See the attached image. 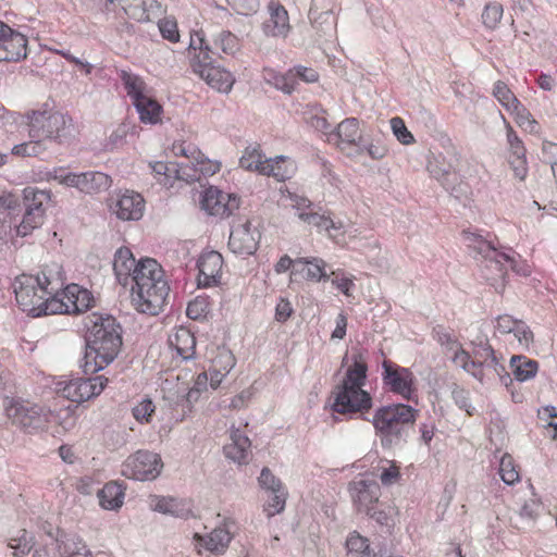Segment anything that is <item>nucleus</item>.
Masks as SVG:
<instances>
[{"instance_id": "37998d69", "label": "nucleus", "mask_w": 557, "mask_h": 557, "mask_svg": "<svg viewBox=\"0 0 557 557\" xmlns=\"http://www.w3.org/2000/svg\"><path fill=\"white\" fill-rule=\"evenodd\" d=\"M347 557H371L369 541L358 533H352L346 541Z\"/></svg>"}, {"instance_id": "0eeeda50", "label": "nucleus", "mask_w": 557, "mask_h": 557, "mask_svg": "<svg viewBox=\"0 0 557 557\" xmlns=\"http://www.w3.org/2000/svg\"><path fill=\"white\" fill-rule=\"evenodd\" d=\"M2 406L7 417L13 424L27 433L45 430L49 423L51 411L39 404L21 397L4 396Z\"/></svg>"}, {"instance_id": "9d476101", "label": "nucleus", "mask_w": 557, "mask_h": 557, "mask_svg": "<svg viewBox=\"0 0 557 557\" xmlns=\"http://www.w3.org/2000/svg\"><path fill=\"white\" fill-rule=\"evenodd\" d=\"M163 467L161 457L149 450H137L127 457L122 466V474L136 481H152Z\"/></svg>"}, {"instance_id": "39448f33", "label": "nucleus", "mask_w": 557, "mask_h": 557, "mask_svg": "<svg viewBox=\"0 0 557 557\" xmlns=\"http://www.w3.org/2000/svg\"><path fill=\"white\" fill-rule=\"evenodd\" d=\"M463 238L469 249L482 257L480 264L482 276L497 293H502L505 288V277L508 267L518 274H529L527 265L520 267L513 255L498 251L493 243L485 239L482 235L472 232H463Z\"/></svg>"}, {"instance_id": "423d86ee", "label": "nucleus", "mask_w": 557, "mask_h": 557, "mask_svg": "<svg viewBox=\"0 0 557 557\" xmlns=\"http://www.w3.org/2000/svg\"><path fill=\"white\" fill-rule=\"evenodd\" d=\"M30 138L53 139L63 143L73 134L72 117L55 111L47 103L40 109L28 111L25 114Z\"/></svg>"}, {"instance_id": "a19ab883", "label": "nucleus", "mask_w": 557, "mask_h": 557, "mask_svg": "<svg viewBox=\"0 0 557 557\" xmlns=\"http://www.w3.org/2000/svg\"><path fill=\"white\" fill-rule=\"evenodd\" d=\"M50 200V194L36 187H26L23 190V208L24 210L44 211V203Z\"/></svg>"}, {"instance_id": "f704fd0d", "label": "nucleus", "mask_w": 557, "mask_h": 557, "mask_svg": "<svg viewBox=\"0 0 557 557\" xmlns=\"http://www.w3.org/2000/svg\"><path fill=\"white\" fill-rule=\"evenodd\" d=\"M63 294L73 304V310L75 312H84L92 306L94 297L91 293L81 288L76 284L64 285L60 296Z\"/></svg>"}, {"instance_id": "4be33fe9", "label": "nucleus", "mask_w": 557, "mask_h": 557, "mask_svg": "<svg viewBox=\"0 0 557 557\" xmlns=\"http://www.w3.org/2000/svg\"><path fill=\"white\" fill-rule=\"evenodd\" d=\"M231 443L223 450L225 457L238 465H247L251 458V442L239 429L232 426L230 430Z\"/></svg>"}, {"instance_id": "58836bf2", "label": "nucleus", "mask_w": 557, "mask_h": 557, "mask_svg": "<svg viewBox=\"0 0 557 557\" xmlns=\"http://www.w3.org/2000/svg\"><path fill=\"white\" fill-rule=\"evenodd\" d=\"M133 104L143 123L156 124L160 121L162 107L157 100L147 96Z\"/></svg>"}, {"instance_id": "338daca9", "label": "nucleus", "mask_w": 557, "mask_h": 557, "mask_svg": "<svg viewBox=\"0 0 557 557\" xmlns=\"http://www.w3.org/2000/svg\"><path fill=\"white\" fill-rule=\"evenodd\" d=\"M289 71L293 73L296 83L297 78L301 79L305 83H315L319 79L318 72L312 67L297 65L290 69Z\"/></svg>"}, {"instance_id": "a878e982", "label": "nucleus", "mask_w": 557, "mask_h": 557, "mask_svg": "<svg viewBox=\"0 0 557 557\" xmlns=\"http://www.w3.org/2000/svg\"><path fill=\"white\" fill-rule=\"evenodd\" d=\"M99 505L106 510H115L124 503L125 485L116 481L108 482L97 490Z\"/></svg>"}, {"instance_id": "5701e85b", "label": "nucleus", "mask_w": 557, "mask_h": 557, "mask_svg": "<svg viewBox=\"0 0 557 557\" xmlns=\"http://www.w3.org/2000/svg\"><path fill=\"white\" fill-rule=\"evenodd\" d=\"M289 30L288 13L280 3L269 4V17L262 23V32L265 36L285 37Z\"/></svg>"}, {"instance_id": "13d9d810", "label": "nucleus", "mask_w": 557, "mask_h": 557, "mask_svg": "<svg viewBox=\"0 0 557 557\" xmlns=\"http://www.w3.org/2000/svg\"><path fill=\"white\" fill-rule=\"evenodd\" d=\"M258 482L260 487L268 492H277V488L284 487L281 480L267 467L261 470Z\"/></svg>"}, {"instance_id": "7c9ffc66", "label": "nucleus", "mask_w": 557, "mask_h": 557, "mask_svg": "<svg viewBox=\"0 0 557 557\" xmlns=\"http://www.w3.org/2000/svg\"><path fill=\"white\" fill-rule=\"evenodd\" d=\"M481 372L482 382L484 381L485 377L488 380L498 377L500 383L512 394V398L515 399V401H517L516 396L511 391L512 377L506 371L505 366L500 362L497 356L492 357L491 359L482 363Z\"/></svg>"}, {"instance_id": "774afa93", "label": "nucleus", "mask_w": 557, "mask_h": 557, "mask_svg": "<svg viewBox=\"0 0 557 557\" xmlns=\"http://www.w3.org/2000/svg\"><path fill=\"white\" fill-rule=\"evenodd\" d=\"M400 479L399 467L392 461L391 465L386 468H382L380 480L383 485L389 486L395 484Z\"/></svg>"}, {"instance_id": "a18cd8bd", "label": "nucleus", "mask_w": 557, "mask_h": 557, "mask_svg": "<svg viewBox=\"0 0 557 557\" xmlns=\"http://www.w3.org/2000/svg\"><path fill=\"white\" fill-rule=\"evenodd\" d=\"M295 264H307V277L315 281H326L329 275L325 271V262L320 258H312L311 260L306 258H299L295 260Z\"/></svg>"}, {"instance_id": "a211bd4d", "label": "nucleus", "mask_w": 557, "mask_h": 557, "mask_svg": "<svg viewBox=\"0 0 557 557\" xmlns=\"http://www.w3.org/2000/svg\"><path fill=\"white\" fill-rule=\"evenodd\" d=\"M201 208L211 215L227 218L239 208V198L211 186L205 190Z\"/></svg>"}, {"instance_id": "6e6552de", "label": "nucleus", "mask_w": 557, "mask_h": 557, "mask_svg": "<svg viewBox=\"0 0 557 557\" xmlns=\"http://www.w3.org/2000/svg\"><path fill=\"white\" fill-rule=\"evenodd\" d=\"M50 180L66 187H73L81 193L92 195L107 190L112 183L109 175L99 171L74 173L66 168H55L48 173Z\"/></svg>"}, {"instance_id": "ddd939ff", "label": "nucleus", "mask_w": 557, "mask_h": 557, "mask_svg": "<svg viewBox=\"0 0 557 557\" xmlns=\"http://www.w3.org/2000/svg\"><path fill=\"white\" fill-rule=\"evenodd\" d=\"M260 232L257 227H252L248 219H238L231 228L228 238L230 250L238 256L253 255L260 242Z\"/></svg>"}, {"instance_id": "20e7f679", "label": "nucleus", "mask_w": 557, "mask_h": 557, "mask_svg": "<svg viewBox=\"0 0 557 557\" xmlns=\"http://www.w3.org/2000/svg\"><path fill=\"white\" fill-rule=\"evenodd\" d=\"M418 416V409L398 403L379 407L369 421L374 428L381 446L391 449L408 442Z\"/></svg>"}, {"instance_id": "f3484780", "label": "nucleus", "mask_w": 557, "mask_h": 557, "mask_svg": "<svg viewBox=\"0 0 557 557\" xmlns=\"http://www.w3.org/2000/svg\"><path fill=\"white\" fill-rule=\"evenodd\" d=\"M495 356L496 352L493 347L485 342L476 345L472 355L460 347L455 352L453 361L474 379L482 382V363Z\"/></svg>"}, {"instance_id": "c9c22d12", "label": "nucleus", "mask_w": 557, "mask_h": 557, "mask_svg": "<svg viewBox=\"0 0 557 557\" xmlns=\"http://www.w3.org/2000/svg\"><path fill=\"white\" fill-rule=\"evenodd\" d=\"M172 180H180L185 182L198 181L197 170L190 168L188 164L169 162L166 163V173L160 183L164 186H172Z\"/></svg>"}, {"instance_id": "473e14b6", "label": "nucleus", "mask_w": 557, "mask_h": 557, "mask_svg": "<svg viewBox=\"0 0 557 557\" xmlns=\"http://www.w3.org/2000/svg\"><path fill=\"white\" fill-rule=\"evenodd\" d=\"M54 557H91L87 545L77 536L57 541Z\"/></svg>"}, {"instance_id": "2f4dec72", "label": "nucleus", "mask_w": 557, "mask_h": 557, "mask_svg": "<svg viewBox=\"0 0 557 557\" xmlns=\"http://www.w3.org/2000/svg\"><path fill=\"white\" fill-rule=\"evenodd\" d=\"M511 373L515 380L525 382L533 379L539 370V363L522 355H513L510 358Z\"/></svg>"}, {"instance_id": "1a4fd4ad", "label": "nucleus", "mask_w": 557, "mask_h": 557, "mask_svg": "<svg viewBox=\"0 0 557 557\" xmlns=\"http://www.w3.org/2000/svg\"><path fill=\"white\" fill-rule=\"evenodd\" d=\"M332 409L341 414H364L373 405L372 396L362 386L338 384L335 386Z\"/></svg>"}, {"instance_id": "6ab92c4d", "label": "nucleus", "mask_w": 557, "mask_h": 557, "mask_svg": "<svg viewBox=\"0 0 557 557\" xmlns=\"http://www.w3.org/2000/svg\"><path fill=\"white\" fill-rule=\"evenodd\" d=\"M352 505L357 512H369L370 508L380 503L381 487L374 480L352 481L348 485Z\"/></svg>"}, {"instance_id": "aec40b11", "label": "nucleus", "mask_w": 557, "mask_h": 557, "mask_svg": "<svg viewBox=\"0 0 557 557\" xmlns=\"http://www.w3.org/2000/svg\"><path fill=\"white\" fill-rule=\"evenodd\" d=\"M113 209L120 220L137 221L144 214L145 200L140 194L125 190L116 199Z\"/></svg>"}, {"instance_id": "de8ad7c7", "label": "nucleus", "mask_w": 557, "mask_h": 557, "mask_svg": "<svg viewBox=\"0 0 557 557\" xmlns=\"http://www.w3.org/2000/svg\"><path fill=\"white\" fill-rule=\"evenodd\" d=\"M504 13L503 5L498 2H490L482 12V22L488 29H495Z\"/></svg>"}, {"instance_id": "cd10ccee", "label": "nucleus", "mask_w": 557, "mask_h": 557, "mask_svg": "<svg viewBox=\"0 0 557 557\" xmlns=\"http://www.w3.org/2000/svg\"><path fill=\"white\" fill-rule=\"evenodd\" d=\"M334 138L341 140L342 144L348 146L361 147L362 135L359 128V120L356 117H347L342 121L334 132L329 133Z\"/></svg>"}, {"instance_id": "c756f323", "label": "nucleus", "mask_w": 557, "mask_h": 557, "mask_svg": "<svg viewBox=\"0 0 557 557\" xmlns=\"http://www.w3.org/2000/svg\"><path fill=\"white\" fill-rule=\"evenodd\" d=\"M541 504L535 499L527 500L510 518L511 525L518 530H527L534 525L540 516Z\"/></svg>"}, {"instance_id": "72a5a7b5", "label": "nucleus", "mask_w": 557, "mask_h": 557, "mask_svg": "<svg viewBox=\"0 0 557 557\" xmlns=\"http://www.w3.org/2000/svg\"><path fill=\"white\" fill-rule=\"evenodd\" d=\"M235 366V359L230 351H222L212 361L210 371V385L213 389L218 388L222 382V379L231 371Z\"/></svg>"}, {"instance_id": "69168bd1", "label": "nucleus", "mask_w": 557, "mask_h": 557, "mask_svg": "<svg viewBox=\"0 0 557 557\" xmlns=\"http://www.w3.org/2000/svg\"><path fill=\"white\" fill-rule=\"evenodd\" d=\"M166 515H171L176 518L187 519L191 516V509L185 500L172 497L169 511Z\"/></svg>"}, {"instance_id": "8fccbe9b", "label": "nucleus", "mask_w": 557, "mask_h": 557, "mask_svg": "<svg viewBox=\"0 0 557 557\" xmlns=\"http://www.w3.org/2000/svg\"><path fill=\"white\" fill-rule=\"evenodd\" d=\"M154 410L156 406L152 400L145 398L133 407L132 413L136 421L139 423H149L151 421L152 414L154 413Z\"/></svg>"}, {"instance_id": "49530a36", "label": "nucleus", "mask_w": 557, "mask_h": 557, "mask_svg": "<svg viewBox=\"0 0 557 557\" xmlns=\"http://www.w3.org/2000/svg\"><path fill=\"white\" fill-rule=\"evenodd\" d=\"M277 490V492H270L271 495L264 505L263 510L268 518L274 517L285 508L287 492L284 487Z\"/></svg>"}, {"instance_id": "0e129e2a", "label": "nucleus", "mask_w": 557, "mask_h": 557, "mask_svg": "<svg viewBox=\"0 0 557 557\" xmlns=\"http://www.w3.org/2000/svg\"><path fill=\"white\" fill-rule=\"evenodd\" d=\"M228 5L238 14L249 15L257 11L259 0H226Z\"/></svg>"}, {"instance_id": "412c9836", "label": "nucleus", "mask_w": 557, "mask_h": 557, "mask_svg": "<svg viewBox=\"0 0 557 557\" xmlns=\"http://www.w3.org/2000/svg\"><path fill=\"white\" fill-rule=\"evenodd\" d=\"M222 265L223 258L218 251H210L202 255L197 262L199 270L198 285L201 287L215 285L221 277Z\"/></svg>"}, {"instance_id": "7ed1b4c3", "label": "nucleus", "mask_w": 557, "mask_h": 557, "mask_svg": "<svg viewBox=\"0 0 557 557\" xmlns=\"http://www.w3.org/2000/svg\"><path fill=\"white\" fill-rule=\"evenodd\" d=\"M129 284L136 309L143 313L158 314L170 290L160 264L154 259H141L133 269Z\"/></svg>"}, {"instance_id": "864d4df0", "label": "nucleus", "mask_w": 557, "mask_h": 557, "mask_svg": "<svg viewBox=\"0 0 557 557\" xmlns=\"http://www.w3.org/2000/svg\"><path fill=\"white\" fill-rule=\"evenodd\" d=\"M451 397L455 404L462 410H466L469 416H472L475 408L470 403V392L462 386L454 384L451 387Z\"/></svg>"}, {"instance_id": "c85d7f7f", "label": "nucleus", "mask_w": 557, "mask_h": 557, "mask_svg": "<svg viewBox=\"0 0 557 557\" xmlns=\"http://www.w3.org/2000/svg\"><path fill=\"white\" fill-rule=\"evenodd\" d=\"M169 342L183 360H190L195 357L196 338L188 329L180 327L172 336H170Z\"/></svg>"}, {"instance_id": "4d7b16f0", "label": "nucleus", "mask_w": 557, "mask_h": 557, "mask_svg": "<svg viewBox=\"0 0 557 557\" xmlns=\"http://www.w3.org/2000/svg\"><path fill=\"white\" fill-rule=\"evenodd\" d=\"M9 547L14 552L15 557L28 554L33 547V537L24 530L23 535L18 539H12L9 542Z\"/></svg>"}, {"instance_id": "9b49d317", "label": "nucleus", "mask_w": 557, "mask_h": 557, "mask_svg": "<svg viewBox=\"0 0 557 557\" xmlns=\"http://www.w3.org/2000/svg\"><path fill=\"white\" fill-rule=\"evenodd\" d=\"M194 70L207 82L209 86L221 92L231 91L235 78L231 72L220 65H215L213 55L202 51L195 57Z\"/></svg>"}, {"instance_id": "603ef678", "label": "nucleus", "mask_w": 557, "mask_h": 557, "mask_svg": "<svg viewBox=\"0 0 557 557\" xmlns=\"http://www.w3.org/2000/svg\"><path fill=\"white\" fill-rule=\"evenodd\" d=\"M269 83H271L276 89L287 95H290L296 89V82L290 71H287L284 74L273 73L271 79H269Z\"/></svg>"}, {"instance_id": "5fc2aeb1", "label": "nucleus", "mask_w": 557, "mask_h": 557, "mask_svg": "<svg viewBox=\"0 0 557 557\" xmlns=\"http://www.w3.org/2000/svg\"><path fill=\"white\" fill-rule=\"evenodd\" d=\"M391 127H392L393 134L396 136L398 141H400L403 145H410V144L414 143V137L408 131L403 119H400L398 116L391 119Z\"/></svg>"}, {"instance_id": "79ce46f5", "label": "nucleus", "mask_w": 557, "mask_h": 557, "mask_svg": "<svg viewBox=\"0 0 557 557\" xmlns=\"http://www.w3.org/2000/svg\"><path fill=\"white\" fill-rule=\"evenodd\" d=\"M259 147L249 146L239 159V164L248 171H257L261 174V168L265 166V159Z\"/></svg>"}, {"instance_id": "3c124183", "label": "nucleus", "mask_w": 557, "mask_h": 557, "mask_svg": "<svg viewBox=\"0 0 557 557\" xmlns=\"http://www.w3.org/2000/svg\"><path fill=\"white\" fill-rule=\"evenodd\" d=\"M214 45L226 54H234L238 50V39L228 30H222L214 40Z\"/></svg>"}, {"instance_id": "b1692460", "label": "nucleus", "mask_w": 557, "mask_h": 557, "mask_svg": "<svg viewBox=\"0 0 557 557\" xmlns=\"http://www.w3.org/2000/svg\"><path fill=\"white\" fill-rule=\"evenodd\" d=\"M350 360L351 363L339 384L363 387L368 377V355L361 349H354Z\"/></svg>"}, {"instance_id": "680f3d73", "label": "nucleus", "mask_w": 557, "mask_h": 557, "mask_svg": "<svg viewBox=\"0 0 557 557\" xmlns=\"http://www.w3.org/2000/svg\"><path fill=\"white\" fill-rule=\"evenodd\" d=\"M539 418L545 422L543 425L546 429H553L554 433L552 434V438H557V422L553 421L554 418H557V407L555 406H546L539 410Z\"/></svg>"}, {"instance_id": "2eb2a0df", "label": "nucleus", "mask_w": 557, "mask_h": 557, "mask_svg": "<svg viewBox=\"0 0 557 557\" xmlns=\"http://www.w3.org/2000/svg\"><path fill=\"white\" fill-rule=\"evenodd\" d=\"M336 0H311L308 18L319 37L332 36L337 20L334 13Z\"/></svg>"}, {"instance_id": "f8f14e48", "label": "nucleus", "mask_w": 557, "mask_h": 557, "mask_svg": "<svg viewBox=\"0 0 557 557\" xmlns=\"http://www.w3.org/2000/svg\"><path fill=\"white\" fill-rule=\"evenodd\" d=\"M382 381L385 387L394 394L400 395L405 399H410L414 392L416 377L410 369L384 360L382 363Z\"/></svg>"}, {"instance_id": "e2e57ef3", "label": "nucleus", "mask_w": 557, "mask_h": 557, "mask_svg": "<svg viewBox=\"0 0 557 557\" xmlns=\"http://www.w3.org/2000/svg\"><path fill=\"white\" fill-rule=\"evenodd\" d=\"M494 97L502 103L505 104L509 100L513 103H518V98L515 94L509 89L506 83L503 81H497L493 87Z\"/></svg>"}, {"instance_id": "393cba45", "label": "nucleus", "mask_w": 557, "mask_h": 557, "mask_svg": "<svg viewBox=\"0 0 557 557\" xmlns=\"http://www.w3.org/2000/svg\"><path fill=\"white\" fill-rule=\"evenodd\" d=\"M194 539L197 546H203L211 553H223L232 540V534L228 523H224L223 525L215 528L206 536H201L196 533Z\"/></svg>"}, {"instance_id": "ea45409f", "label": "nucleus", "mask_w": 557, "mask_h": 557, "mask_svg": "<svg viewBox=\"0 0 557 557\" xmlns=\"http://www.w3.org/2000/svg\"><path fill=\"white\" fill-rule=\"evenodd\" d=\"M120 78L123 83L127 96L132 98L133 103L147 97L145 94L146 84L138 75L126 71H121Z\"/></svg>"}, {"instance_id": "052dcab7", "label": "nucleus", "mask_w": 557, "mask_h": 557, "mask_svg": "<svg viewBox=\"0 0 557 557\" xmlns=\"http://www.w3.org/2000/svg\"><path fill=\"white\" fill-rule=\"evenodd\" d=\"M209 377L207 372H201L197 375L194 386L188 391L186 395V401L191 404L193 401H197L200 394L207 391Z\"/></svg>"}, {"instance_id": "c03bdc74", "label": "nucleus", "mask_w": 557, "mask_h": 557, "mask_svg": "<svg viewBox=\"0 0 557 557\" xmlns=\"http://www.w3.org/2000/svg\"><path fill=\"white\" fill-rule=\"evenodd\" d=\"M44 215V211L24 210L23 219L16 226V234L22 237L30 234L35 228L42 224Z\"/></svg>"}, {"instance_id": "4468645a", "label": "nucleus", "mask_w": 557, "mask_h": 557, "mask_svg": "<svg viewBox=\"0 0 557 557\" xmlns=\"http://www.w3.org/2000/svg\"><path fill=\"white\" fill-rule=\"evenodd\" d=\"M107 384L108 379L104 375L74 377L65 382L60 391L69 400L81 404L98 396Z\"/></svg>"}, {"instance_id": "4c0bfd02", "label": "nucleus", "mask_w": 557, "mask_h": 557, "mask_svg": "<svg viewBox=\"0 0 557 557\" xmlns=\"http://www.w3.org/2000/svg\"><path fill=\"white\" fill-rule=\"evenodd\" d=\"M286 158L284 156H277L275 158L265 159V166L261 168V174L267 176H273L278 182L288 180L293 174L292 163L286 164Z\"/></svg>"}, {"instance_id": "e433bc0d", "label": "nucleus", "mask_w": 557, "mask_h": 557, "mask_svg": "<svg viewBox=\"0 0 557 557\" xmlns=\"http://www.w3.org/2000/svg\"><path fill=\"white\" fill-rule=\"evenodd\" d=\"M430 174L437 180L445 189L450 188V183L459 181V175L450 164H446L444 159L435 158L429 163Z\"/></svg>"}, {"instance_id": "6e6d98bb", "label": "nucleus", "mask_w": 557, "mask_h": 557, "mask_svg": "<svg viewBox=\"0 0 557 557\" xmlns=\"http://www.w3.org/2000/svg\"><path fill=\"white\" fill-rule=\"evenodd\" d=\"M392 508L383 503L376 504V506L370 508L369 512L364 515L373 519L380 525H389Z\"/></svg>"}, {"instance_id": "f257e3e1", "label": "nucleus", "mask_w": 557, "mask_h": 557, "mask_svg": "<svg viewBox=\"0 0 557 557\" xmlns=\"http://www.w3.org/2000/svg\"><path fill=\"white\" fill-rule=\"evenodd\" d=\"M84 325L86 349L81 368L85 374H94L117 357L123 345V330L114 317L98 312L86 315Z\"/></svg>"}, {"instance_id": "bf43d9fd", "label": "nucleus", "mask_w": 557, "mask_h": 557, "mask_svg": "<svg viewBox=\"0 0 557 557\" xmlns=\"http://www.w3.org/2000/svg\"><path fill=\"white\" fill-rule=\"evenodd\" d=\"M159 30L162 37L171 42H177L180 40V34L177 30V23L173 18H163L158 23Z\"/></svg>"}, {"instance_id": "f03ea898", "label": "nucleus", "mask_w": 557, "mask_h": 557, "mask_svg": "<svg viewBox=\"0 0 557 557\" xmlns=\"http://www.w3.org/2000/svg\"><path fill=\"white\" fill-rule=\"evenodd\" d=\"M65 282L62 265L52 262L45 264L37 275L23 273L16 276L12 286L21 310L40 317L48 313L49 300H60Z\"/></svg>"}, {"instance_id": "09e8293b", "label": "nucleus", "mask_w": 557, "mask_h": 557, "mask_svg": "<svg viewBox=\"0 0 557 557\" xmlns=\"http://www.w3.org/2000/svg\"><path fill=\"white\" fill-rule=\"evenodd\" d=\"M499 474L504 483L512 485L520 480L519 472L516 470L511 456L505 455L499 462Z\"/></svg>"}, {"instance_id": "bb28decb", "label": "nucleus", "mask_w": 557, "mask_h": 557, "mask_svg": "<svg viewBox=\"0 0 557 557\" xmlns=\"http://www.w3.org/2000/svg\"><path fill=\"white\" fill-rule=\"evenodd\" d=\"M137 262L128 248L122 247L116 250L113 260V270L119 283L123 286L129 285V281Z\"/></svg>"}, {"instance_id": "dca6fc26", "label": "nucleus", "mask_w": 557, "mask_h": 557, "mask_svg": "<svg viewBox=\"0 0 557 557\" xmlns=\"http://www.w3.org/2000/svg\"><path fill=\"white\" fill-rule=\"evenodd\" d=\"M27 55V38L0 21V62H17Z\"/></svg>"}]
</instances>
